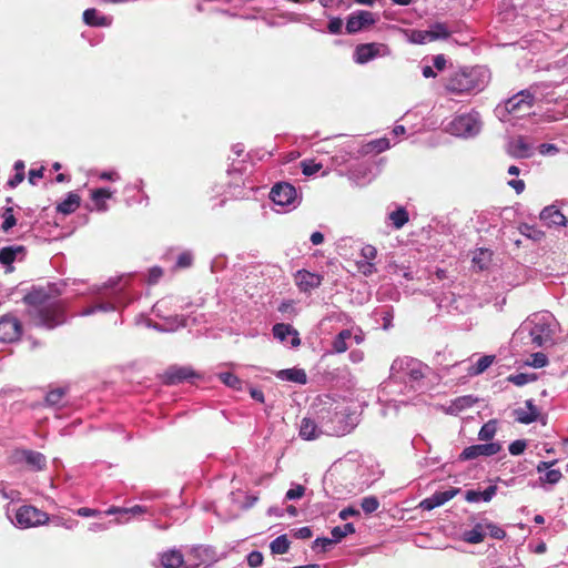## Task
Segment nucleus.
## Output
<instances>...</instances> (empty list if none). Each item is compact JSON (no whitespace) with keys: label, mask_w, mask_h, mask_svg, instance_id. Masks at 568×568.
Listing matches in <instances>:
<instances>
[{"label":"nucleus","mask_w":568,"mask_h":568,"mask_svg":"<svg viewBox=\"0 0 568 568\" xmlns=\"http://www.w3.org/2000/svg\"><path fill=\"white\" fill-rule=\"evenodd\" d=\"M273 336L281 342H286L288 337L292 347H297L301 344L298 332L290 324L277 323L272 328Z\"/></svg>","instance_id":"aec40b11"},{"label":"nucleus","mask_w":568,"mask_h":568,"mask_svg":"<svg viewBox=\"0 0 568 568\" xmlns=\"http://www.w3.org/2000/svg\"><path fill=\"white\" fill-rule=\"evenodd\" d=\"M510 154L517 159H528L534 154V149L523 136H519L510 143Z\"/></svg>","instance_id":"7c9ffc66"},{"label":"nucleus","mask_w":568,"mask_h":568,"mask_svg":"<svg viewBox=\"0 0 568 568\" xmlns=\"http://www.w3.org/2000/svg\"><path fill=\"white\" fill-rule=\"evenodd\" d=\"M475 402H476V399L473 398L471 396H460V397H457L453 402L452 409L456 410V412H460V410L471 407Z\"/></svg>","instance_id":"09e8293b"},{"label":"nucleus","mask_w":568,"mask_h":568,"mask_svg":"<svg viewBox=\"0 0 568 568\" xmlns=\"http://www.w3.org/2000/svg\"><path fill=\"white\" fill-rule=\"evenodd\" d=\"M388 53V47L384 43H362L355 48L354 61L358 64H365L377 57H384Z\"/></svg>","instance_id":"f8f14e48"},{"label":"nucleus","mask_w":568,"mask_h":568,"mask_svg":"<svg viewBox=\"0 0 568 568\" xmlns=\"http://www.w3.org/2000/svg\"><path fill=\"white\" fill-rule=\"evenodd\" d=\"M0 496L3 499L14 500L19 493L14 489H8V486L4 481H0Z\"/></svg>","instance_id":"69168bd1"},{"label":"nucleus","mask_w":568,"mask_h":568,"mask_svg":"<svg viewBox=\"0 0 568 568\" xmlns=\"http://www.w3.org/2000/svg\"><path fill=\"white\" fill-rule=\"evenodd\" d=\"M538 152L541 155H555L559 152V149L554 143H542L538 146Z\"/></svg>","instance_id":"774afa93"},{"label":"nucleus","mask_w":568,"mask_h":568,"mask_svg":"<svg viewBox=\"0 0 568 568\" xmlns=\"http://www.w3.org/2000/svg\"><path fill=\"white\" fill-rule=\"evenodd\" d=\"M439 382L440 376L430 366L415 357L402 356L393 361L389 377L382 384L381 394H424Z\"/></svg>","instance_id":"f257e3e1"},{"label":"nucleus","mask_w":568,"mask_h":568,"mask_svg":"<svg viewBox=\"0 0 568 568\" xmlns=\"http://www.w3.org/2000/svg\"><path fill=\"white\" fill-rule=\"evenodd\" d=\"M527 443L524 439H517L510 443L508 450L513 456H518L525 452Z\"/></svg>","instance_id":"680f3d73"},{"label":"nucleus","mask_w":568,"mask_h":568,"mask_svg":"<svg viewBox=\"0 0 568 568\" xmlns=\"http://www.w3.org/2000/svg\"><path fill=\"white\" fill-rule=\"evenodd\" d=\"M388 219L390 220L392 225L396 230H399L408 222L409 215L404 206H398L395 211L388 214Z\"/></svg>","instance_id":"4c0bfd02"},{"label":"nucleus","mask_w":568,"mask_h":568,"mask_svg":"<svg viewBox=\"0 0 568 568\" xmlns=\"http://www.w3.org/2000/svg\"><path fill=\"white\" fill-rule=\"evenodd\" d=\"M559 82H540L530 85L528 89L521 90L507 99L504 104H499L496 108V114L501 121H507V115H514L515 118H523L529 114L530 109L534 105L535 100L542 95V91L558 87Z\"/></svg>","instance_id":"423d86ee"},{"label":"nucleus","mask_w":568,"mask_h":568,"mask_svg":"<svg viewBox=\"0 0 568 568\" xmlns=\"http://www.w3.org/2000/svg\"><path fill=\"white\" fill-rule=\"evenodd\" d=\"M275 376L281 381L293 382V383L301 384V385H304L307 383L306 373L302 368L293 367V368L281 369V371L276 372Z\"/></svg>","instance_id":"a878e982"},{"label":"nucleus","mask_w":568,"mask_h":568,"mask_svg":"<svg viewBox=\"0 0 568 568\" xmlns=\"http://www.w3.org/2000/svg\"><path fill=\"white\" fill-rule=\"evenodd\" d=\"M534 379V377H530L528 374L524 373L514 374L508 377V381L516 386H524Z\"/></svg>","instance_id":"052dcab7"},{"label":"nucleus","mask_w":568,"mask_h":568,"mask_svg":"<svg viewBox=\"0 0 568 568\" xmlns=\"http://www.w3.org/2000/svg\"><path fill=\"white\" fill-rule=\"evenodd\" d=\"M559 323L548 311L530 314L515 331L511 343L531 344L534 347L548 348L556 344Z\"/></svg>","instance_id":"f03ea898"},{"label":"nucleus","mask_w":568,"mask_h":568,"mask_svg":"<svg viewBox=\"0 0 568 568\" xmlns=\"http://www.w3.org/2000/svg\"><path fill=\"white\" fill-rule=\"evenodd\" d=\"M458 491V488H450L444 491H436L430 497H427L424 500H422L419 507L423 510H433L436 507L443 506L444 504L449 501L457 495Z\"/></svg>","instance_id":"a211bd4d"},{"label":"nucleus","mask_w":568,"mask_h":568,"mask_svg":"<svg viewBox=\"0 0 568 568\" xmlns=\"http://www.w3.org/2000/svg\"><path fill=\"white\" fill-rule=\"evenodd\" d=\"M26 256V247L23 245H10L0 250V264L6 266L7 272H12V263L22 261Z\"/></svg>","instance_id":"f3484780"},{"label":"nucleus","mask_w":568,"mask_h":568,"mask_svg":"<svg viewBox=\"0 0 568 568\" xmlns=\"http://www.w3.org/2000/svg\"><path fill=\"white\" fill-rule=\"evenodd\" d=\"M343 30V20L339 17H332L328 20L327 31L331 34H341Z\"/></svg>","instance_id":"13d9d810"},{"label":"nucleus","mask_w":568,"mask_h":568,"mask_svg":"<svg viewBox=\"0 0 568 568\" xmlns=\"http://www.w3.org/2000/svg\"><path fill=\"white\" fill-rule=\"evenodd\" d=\"M193 253L191 251H184L176 257L175 267L187 268L193 264Z\"/></svg>","instance_id":"3c124183"},{"label":"nucleus","mask_w":568,"mask_h":568,"mask_svg":"<svg viewBox=\"0 0 568 568\" xmlns=\"http://www.w3.org/2000/svg\"><path fill=\"white\" fill-rule=\"evenodd\" d=\"M23 302L28 305V315L36 326L53 329L67 321L62 301L52 297L43 287H33L24 295Z\"/></svg>","instance_id":"7ed1b4c3"},{"label":"nucleus","mask_w":568,"mask_h":568,"mask_svg":"<svg viewBox=\"0 0 568 568\" xmlns=\"http://www.w3.org/2000/svg\"><path fill=\"white\" fill-rule=\"evenodd\" d=\"M355 532V527L352 523H347L344 526H336L331 530V535L336 542H339L347 535Z\"/></svg>","instance_id":"37998d69"},{"label":"nucleus","mask_w":568,"mask_h":568,"mask_svg":"<svg viewBox=\"0 0 568 568\" xmlns=\"http://www.w3.org/2000/svg\"><path fill=\"white\" fill-rule=\"evenodd\" d=\"M349 174L357 185H363L372 180L371 169L367 164H359L357 168L352 169Z\"/></svg>","instance_id":"c9c22d12"},{"label":"nucleus","mask_w":568,"mask_h":568,"mask_svg":"<svg viewBox=\"0 0 568 568\" xmlns=\"http://www.w3.org/2000/svg\"><path fill=\"white\" fill-rule=\"evenodd\" d=\"M497 432L496 420H488L478 432V439L481 442H489L494 438Z\"/></svg>","instance_id":"79ce46f5"},{"label":"nucleus","mask_w":568,"mask_h":568,"mask_svg":"<svg viewBox=\"0 0 568 568\" xmlns=\"http://www.w3.org/2000/svg\"><path fill=\"white\" fill-rule=\"evenodd\" d=\"M486 529L483 524H476L471 529L463 532V540L468 544H479L484 540Z\"/></svg>","instance_id":"72a5a7b5"},{"label":"nucleus","mask_w":568,"mask_h":568,"mask_svg":"<svg viewBox=\"0 0 568 568\" xmlns=\"http://www.w3.org/2000/svg\"><path fill=\"white\" fill-rule=\"evenodd\" d=\"M8 517L11 523L20 529L37 527L49 520L47 513L30 505L21 506L16 510L13 516L8 513Z\"/></svg>","instance_id":"1a4fd4ad"},{"label":"nucleus","mask_w":568,"mask_h":568,"mask_svg":"<svg viewBox=\"0 0 568 568\" xmlns=\"http://www.w3.org/2000/svg\"><path fill=\"white\" fill-rule=\"evenodd\" d=\"M409 41L416 44H426L433 41L429 30H412Z\"/></svg>","instance_id":"a18cd8bd"},{"label":"nucleus","mask_w":568,"mask_h":568,"mask_svg":"<svg viewBox=\"0 0 568 568\" xmlns=\"http://www.w3.org/2000/svg\"><path fill=\"white\" fill-rule=\"evenodd\" d=\"M540 220L548 226H567L568 215L567 211L557 209L556 205H549L540 212Z\"/></svg>","instance_id":"dca6fc26"},{"label":"nucleus","mask_w":568,"mask_h":568,"mask_svg":"<svg viewBox=\"0 0 568 568\" xmlns=\"http://www.w3.org/2000/svg\"><path fill=\"white\" fill-rule=\"evenodd\" d=\"M535 368H542L548 364V357L541 352L534 353L531 355V362L529 363Z\"/></svg>","instance_id":"bf43d9fd"},{"label":"nucleus","mask_w":568,"mask_h":568,"mask_svg":"<svg viewBox=\"0 0 568 568\" xmlns=\"http://www.w3.org/2000/svg\"><path fill=\"white\" fill-rule=\"evenodd\" d=\"M2 225L1 229L3 232L10 231L16 224L17 219L13 215V209L12 207H6L2 212Z\"/></svg>","instance_id":"49530a36"},{"label":"nucleus","mask_w":568,"mask_h":568,"mask_svg":"<svg viewBox=\"0 0 568 568\" xmlns=\"http://www.w3.org/2000/svg\"><path fill=\"white\" fill-rule=\"evenodd\" d=\"M320 3L326 9L346 10L351 7L346 0H320Z\"/></svg>","instance_id":"864d4df0"},{"label":"nucleus","mask_w":568,"mask_h":568,"mask_svg":"<svg viewBox=\"0 0 568 568\" xmlns=\"http://www.w3.org/2000/svg\"><path fill=\"white\" fill-rule=\"evenodd\" d=\"M377 16L371 11L357 10L351 13L346 19L345 31L347 34L358 33L377 21Z\"/></svg>","instance_id":"9b49d317"},{"label":"nucleus","mask_w":568,"mask_h":568,"mask_svg":"<svg viewBox=\"0 0 568 568\" xmlns=\"http://www.w3.org/2000/svg\"><path fill=\"white\" fill-rule=\"evenodd\" d=\"M389 146H390V144L387 139L374 140L367 144V148L369 149V151H374L376 153L384 152L385 150L389 149Z\"/></svg>","instance_id":"4d7b16f0"},{"label":"nucleus","mask_w":568,"mask_h":568,"mask_svg":"<svg viewBox=\"0 0 568 568\" xmlns=\"http://www.w3.org/2000/svg\"><path fill=\"white\" fill-rule=\"evenodd\" d=\"M352 337V332L349 329L341 331L336 337L332 342V351L333 354H342L347 351V339Z\"/></svg>","instance_id":"f704fd0d"},{"label":"nucleus","mask_w":568,"mask_h":568,"mask_svg":"<svg viewBox=\"0 0 568 568\" xmlns=\"http://www.w3.org/2000/svg\"><path fill=\"white\" fill-rule=\"evenodd\" d=\"M496 493H497V486H495V485L488 486L483 491L469 489L465 493V499L468 503H479V501L488 503L493 499V497L496 495Z\"/></svg>","instance_id":"c756f323"},{"label":"nucleus","mask_w":568,"mask_h":568,"mask_svg":"<svg viewBox=\"0 0 568 568\" xmlns=\"http://www.w3.org/2000/svg\"><path fill=\"white\" fill-rule=\"evenodd\" d=\"M21 333V323L17 317L9 314L0 317V342H16L19 339Z\"/></svg>","instance_id":"2eb2a0df"},{"label":"nucleus","mask_w":568,"mask_h":568,"mask_svg":"<svg viewBox=\"0 0 568 568\" xmlns=\"http://www.w3.org/2000/svg\"><path fill=\"white\" fill-rule=\"evenodd\" d=\"M489 257V251L480 248L479 252L474 255L473 263L477 265L479 270H485L488 265Z\"/></svg>","instance_id":"8fccbe9b"},{"label":"nucleus","mask_w":568,"mask_h":568,"mask_svg":"<svg viewBox=\"0 0 568 568\" xmlns=\"http://www.w3.org/2000/svg\"><path fill=\"white\" fill-rule=\"evenodd\" d=\"M113 192L106 187L95 189L91 192V200L93 202V209L98 212H106L109 206L106 204V200L111 199Z\"/></svg>","instance_id":"393cba45"},{"label":"nucleus","mask_w":568,"mask_h":568,"mask_svg":"<svg viewBox=\"0 0 568 568\" xmlns=\"http://www.w3.org/2000/svg\"><path fill=\"white\" fill-rule=\"evenodd\" d=\"M301 168L304 175L311 176L322 169V164L315 161H303Z\"/></svg>","instance_id":"5fc2aeb1"},{"label":"nucleus","mask_w":568,"mask_h":568,"mask_svg":"<svg viewBox=\"0 0 568 568\" xmlns=\"http://www.w3.org/2000/svg\"><path fill=\"white\" fill-rule=\"evenodd\" d=\"M305 494V487L300 484H292L291 488L286 491L285 498L287 500L300 499Z\"/></svg>","instance_id":"603ef678"},{"label":"nucleus","mask_w":568,"mask_h":568,"mask_svg":"<svg viewBox=\"0 0 568 568\" xmlns=\"http://www.w3.org/2000/svg\"><path fill=\"white\" fill-rule=\"evenodd\" d=\"M270 197L275 205L295 209L301 203V196L295 186L288 182L276 183L270 193Z\"/></svg>","instance_id":"9d476101"},{"label":"nucleus","mask_w":568,"mask_h":568,"mask_svg":"<svg viewBox=\"0 0 568 568\" xmlns=\"http://www.w3.org/2000/svg\"><path fill=\"white\" fill-rule=\"evenodd\" d=\"M323 427L326 435L344 436L351 433L358 423V416L348 408L321 410Z\"/></svg>","instance_id":"0eeeda50"},{"label":"nucleus","mask_w":568,"mask_h":568,"mask_svg":"<svg viewBox=\"0 0 568 568\" xmlns=\"http://www.w3.org/2000/svg\"><path fill=\"white\" fill-rule=\"evenodd\" d=\"M80 196L77 193L70 192L67 197L57 206V211L67 215L73 213L80 206Z\"/></svg>","instance_id":"473e14b6"},{"label":"nucleus","mask_w":568,"mask_h":568,"mask_svg":"<svg viewBox=\"0 0 568 568\" xmlns=\"http://www.w3.org/2000/svg\"><path fill=\"white\" fill-rule=\"evenodd\" d=\"M263 562V555L261 551L253 550L247 555V564L252 568L261 566Z\"/></svg>","instance_id":"0e129e2a"},{"label":"nucleus","mask_w":568,"mask_h":568,"mask_svg":"<svg viewBox=\"0 0 568 568\" xmlns=\"http://www.w3.org/2000/svg\"><path fill=\"white\" fill-rule=\"evenodd\" d=\"M162 304H163V301H159L153 306V312L158 317L164 318V321H165L164 326H166L168 332H174L180 327L186 326V317H184V316H179V315L168 316V317L162 316L160 313Z\"/></svg>","instance_id":"cd10ccee"},{"label":"nucleus","mask_w":568,"mask_h":568,"mask_svg":"<svg viewBox=\"0 0 568 568\" xmlns=\"http://www.w3.org/2000/svg\"><path fill=\"white\" fill-rule=\"evenodd\" d=\"M361 507L365 514H372L379 507V500L375 496H366L361 501Z\"/></svg>","instance_id":"de8ad7c7"},{"label":"nucleus","mask_w":568,"mask_h":568,"mask_svg":"<svg viewBox=\"0 0 568 568\" xmlns=\"http://www.w3.org/2000/svg\"><path fill=\"white\" fill-rule=\"evenodd\" d=\"M485 529L495 539L503 540L506 537V531L496 524L487 523Z\"/></svg>","instance_id":"6e6d98bb"},{"label":"nucleus","mask_w":568,"mask_h":568,"mask_svg":"<svg viewBox=\"0 0 568 568\" xmlns=\"http://www.w3.org/2000/svg\"><path fill=\"white\" fill-rule=\"evenodd\" d=\"M88 294L92 295L94 301L79 313L80 316H90L98 312H114L130 303L123 287H119L118 281L114 280H109L102 285L91 286Z\"/></svg>","instance_id":"20e7f679"},{"label":"nucleus","mask_w":568,"mask_h":568,"mask_svg":"<svg viewBox=\"0 0 568 568\" xmlns=\"http://www.w3.org/2000/svg\"><path fill=\"white\" fill-rule=\"evenodd\" d=\"M323 277L320 274L305 270L298 271L296 274V283L302 292H310L322 284Z\"/></svg>","instance_id":"412c9836"},{"label":"nucleus","mask_w":568,"mask_h":568,"mask_svg":"<svg viewBox=\"0 0 568 568\" xmlns=\"http://www.w3.org/2000/svg\"><path fill=\"white\" fill-rule=\"evenodd\" d=\"M320 422L316 423L310 417H304L300 425V436L305 440H313L325 434L323 427L322 415L318 416Z\"/></svg>","instance_id":"6ab92c4d"},{"label":"nucleus","mask_w":568,"mask_h":568,"mask_svg":"<svg viewBox=\"0 0 568 568\" xmlns=\"http://www.w3.org/2000/svg\"><path fill=\"white\" fill-rule=\"evenodd\" d=\"M271 551L275 555H283L286 554L290 549V541L286 537V535H281L276 537L272 542L270 544Z\"/></svg>","instance_id":"a19ab883"},{"label":"nucleus","mask_w":568,"mask_h":568,"mask_svg":"<svg viewBox=\"0 0 568 568\" xmlns=\"http://www.w3.org/2000/svg\"><path fill=\"white\" fill-rule=\"evenodd\" d=\"M12 460L17 464L26 465L32 471H39L45 468V456L39 452L30 449H17L12 454Z\"/></svg>","instance_id":"ddd939ff"},{"label":"nucleus","mask_w":568,"mask_h":568,"mask_svg":"<svg viewBox=\"0 0 568 568\" xmlns=\"http://www.w3.org/2000/svg\"><path fill=\"white\" fill-rule=\"evenodd\" d=\"M495 361V355H484L477 359L476 363H460L462 365L465 364V371L469 376H477L481 373H484Z\"/></svg>","instance_id":"bb28decb"},{"label":"nucleus","mask_w":568,"mask_h":568,"mask_svg":"<svg viewBox=\"0 0 568 568\" xmlns=\"http://www.w3.org/2000/svg\"><path fill=\"white\" fill-rule=\"evenodd\" d=\"M82 19L90 27H110L112 24V17L100 14L94 8L84 10Z\"/></svg>","instance_id":"5701e85b"},{"label":"nucleus","mask_w":568,"mask_h":568,"mask_svg":"<svg viewBox=\"0 0 568 568\" xmlns=\"http://www.w3.org/2000/svg\"><path fill=\"white\" fill-rule=\"evenodd\" d=\"M361 255L365 262L373 261L377 255V250L373 245H364L361 250Z\"/></svg>","instance_id":"338daca9"},{"label":"nucleus","mask_w":568,"mask_h":568,"mask_svg":"<svg viewBox=\"0 0 568 568\" xmlns=\"http://www.w3.org/2000/svg\"><path fill=\"white\" fill-rule=\"evenodd\" d=\"M160 560L163 568H180L184 562L183 555L175 549L163 552Z\"/></svg>","instance_id":"2f4dec72"},{"label":"nucleus","mask_w":568,"mask_h":568,"mask_svg":"<svg viewBox=\"0 0 568 568\" xmlns=\"http://www.w3.org/2000/svg\"><path fill=\"white\" fill-rule=\"evenodd\" d=\"M333 544H336L333 537H318L313 542V549L321 548L323 551H326Z\"/></svg>","instance_id":"e2e57ef3"},{"label":"nucleus","mask_w":568,"mask_h":568,"mask_svg":"<svg viewBox=\"0 0 568 568\" xmlns=\"http://www.w3.org/2000/svg\"><path fill=\"white\" fill-rule=\"evenodd\" d=\"M219 379L227 387L241 392L243 389V381L230 372L217 374Z\"/></svg>","instance_id":"58836bf2"},{"label":"nucleus","mask_w":568,"mask_h":568,"mask_svg":"<svg viewBox=\"0 0 568 568\" xmlns=\"http://www.w3.org/2000/svg\"><path fill=\"white\" fill-rule=\"evenodd\" d=\"M526 407L525 408H517L514 410L515 419L520 424H531L535 420H537L538 417V410L536 406L534 405L532 399L526 400Z\"/></svg>","instance_id":"b1692460"},{"label":"nucleus","mask_w":568,"mask_h":568,"mask_svg":"<svg viewBox=\"0 0 568 568\" xmlns=\"http://www.w3.org/2000/svg\"><path fill=\"white\" fill-rule=\"evenodd\" d=\"M65 395V389L62 387L54 388L47 393L44 397V406L51 408H60L62 406V400Z\"/></svg>","instance_id":"e433bc0d"},{"label":"nucleus","mask_w":568,"mask_h":568,"mask_svg":"<svg viewBox=\"0 0 568 568\" xmlns=\"http://www.w3.org/2000/svg\"><path fill=\"white\" fill-rule=\"evenodd\" d=\"M467 300L464 296L455 295L454 293H450L448 296H445L439 302V307H446L448 312H458L464 313L467 311Z\"/></svg>","instance_id":"c85d7f7f"},{"label":"nucleus","mask_w":568,"mask_h":568,"mask_svg":"<svg viewBox=\"0 0 568 568\" xmlns=\"http://www.w3.org/2000/svg\"><path fill=\"white\" fill-rule=\"evenodd\" d=\"M446 130L458 138H474L481 130L480 114L477 111L457 114L447 124Z\"/></svg>","instance_id":"6e6552de"},{"label":"nucleus","mask_w":568,"mask_h":568,"mask_svg":"<svg viewBox=\"0 0 568 568\" xmlns=\"http://www.w3.org/2000/svg\"><path fill=\"white\" fill-rule=\"evenodd\" d=\"M428 30L433 41L447 39L450 34L446 24L440 22L432 24Z\"/></svg>","instance_id":"c03bdc74"},{"label":"nucleus","mask_w":568,"mask_h":568,"mask_svg":"<svg viewBox=\"0 0 568 568\" xmlns=\"http://www.w3.org/2000/svg\"><path fill=\"white\" fill-rule=\"evenodd\" d=\"M503 445L499 442L483 443L468 446L459 455L460 460H473L478 457H489L501 452Z\"/></svg>","instance_id":"4468645a"},{"label":"nucleus","mask_w":568,"mask_h":568,"mask_svg":"<svg viewBox=\"0 0 568 568\" xmlns=\"http://www.w3.org/2000/svg\"><path fill=\"white\" fill-rule=\"evenodd\" d=\"M562 474L559 469H548L539 477V484L544 489H548L546 485H556L560 481Z\"/></svg>","instance_id":"ea45409f"},{"label":"nucleus","mask_w":568,"mask_h":568,"mask_svg":"<svg viewBox=\"0 0 568 568\" xmlns=\"http://www.w3.org/2000/svg\"><path fill=\"white\" fill-rule=\"evenodd\" d=\"M490 79L485 67L460 68L445 78V90L450 94L477 93L484 90Z\"/></svg>","instance_id":"39448f33"},{"label":"nucleus","mask_w":568,"mask_h":568,"mask_svg":"<svg viewBox=\"0 0 568 568\" xmlns=\"http://www.w3.org/2000/svg\"><path fill=\"white\" fill-rule=\"evenodd\" d=\"M194 376V373L189 367L171 366L166 369L164 378L169 385L182 383Z\"/></svg>","instance_id":"4be33fe9"}]
</instances>
